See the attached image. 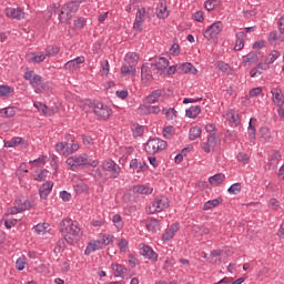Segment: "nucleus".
<instances>
[{
    "instance_id": "f257e3e1",
    "label": "nucleus",
    "mask_w": 284,
    "mask_h": 284,
    "mask_svg": "<svg viewBox=\"0 0 284 284\" xmlns=\"http://www.w3.org/2000/svg\"><path fill=\"white\" fill-rule=\"evenodd\" d=\"M59 230L69 245H74L78 241H81V236H83L79 222L71 219L62 220Z\"/></svg>"
},
{
    "instance_id": "f03ea898",
    "label": "nucleus",
    "mask_w": 284,
    "mask_h": 284,
    "mask_svg": "<svg viewBox=\"0 0 284 284\" xmlns=\"http://www.w3.org/2000/svg\"><path fill=\"white\" fill-rule=\"evenodd\" d=\"M84 1L85 0H71L63 4L59 14V20L61 23H68V21H70V19H72L74 14L79 12L81 3H84Z\"/></svg>"
},
{
    "instance_id": "7ed1b4c3",
    "label": "nucleus",
    "mask_w": 284,
    "mask_h": 284,
    "mask_svg": "<svg viewBox=\"0 0 284 284\" xmlns=\"http://www.w3.org/2000/svg\"><path fill=\"white\" fill-rule=\"evenodd\" d=\"M67 164H69L70 170H74L75 168H80V165H91V168H97L98 162L89 160L88 154H82L80 156L74 155L68 158Z\"/></svg>"
},
{
    "instance_id": "20e7f679",
    "label": "nucleus",
    "mask_w": 284,
    "mask_h": 284,
    "mask_svg": "<svg viewBox=\"0 0 284 284\" xmlns=\"http://www.w3.org/2000/svg\"><path fill=\"white\" fill-rule=\"evenodd\" d=\"M90 108L95 116L102 121H108L112 114V109L108 105H103L101 102H90Z\"/></svg>"
},
{
    "instance_id": "39448f33",
    "label": "nucleus",
    "mask_w": 284,
    "mask_h": 284,
    "mask_svg": "<svg viewBox=\"0 0 284 284\" xmlns=\"http://www.w3.org/2000/svg\"><path fill=\"white\" fill-rule=\"evenodd\" d=\"M165 148H168V142H165L159 138L150 139L145 143L146 154H156L158 152H161V150H165Z\"/></svg>"
},
{
    "instance_id": "423d86ee",
    "label": "nucleus",
    "mask_w": 284,
    "mask_h": 284,
    "mask_svg": "<svg viewBox=\"0 0 284 284\" xmlns=\"http://www.w3.org/2000/svg\"><path fill=\"white\" fill-rule=\"evenodd\" d=\"M221 144V139L216 136V133H211L207 136V141L201 144V148L206 154L210 152H216V148Z\"/></svg>"
},
{
    "instance_id": "0eeeda50",
    "label": "nucleus",
    "mask_w": 284,
    "mask_h": 284,
    "mask_svg": "<svg viewBox=\"0 0 284 284\" xmlns=\"http://www.w3.org/2000/svg\"><path fill=\"white\" fill-rule=\"evenodd\" d=\"M102 168L106 172H111L110 179H119V174H121V166H119V164H116L114 161H104Z\"/></svg>"
},
{
    "instance_id": "6e6552de",
    "label": "nucleus",
    "mask_w": 284,
    "mask_h": 284,
    "mask_svg": "<svg viewBox=\"0 0 284 284\" xmlns=\"http://www.w3.org/2000/svg\"><path fill=\"white\" fill-rule=\"evenodd\" d=\"M223 30V22L217 21L211 24L204 32L205 39H214V37H219L221 31Z\"/></svg>"
},
{
    "instance_id": "1a4fd4ad",
    "label": "nucleus",
    "mask_w": 284,
    "mask_h": 284,
    "mask_svg": "<svg viewBox=\"0 0 284 284\" xmlns=\"http://www.w3.org/2000/svg\"><path fill=\"white\" fill-rule=\"evenodd\" d=\"M169 65L170 61L168 59L160 58L158 62L151 64V68L153 72L161 75L165 74V71L168 70Z\"/></svg>"
},
{
    "instance_id": "9d476101",
    "label": "nucleus",
    "mask_w": 284,
    "mask_h": 284,
    "mask_svg": "<svg viewBox=\"0 0 284 284\" xmlns=\"http://www.w3.org/2000/svg\"><path fill=\"white\" fill-rule=\"evenodd\" d=\"M140 254L149 261H159V254H156V252H154V250H152V247H150L149 245L142 244V247H140Z\"/></svg>"
},
{
    "instance_id": "9b49d317",
    "label": "nucleus",
    "mask_w": 284,
    "mask_h": 284,
    "mask_svg": "<svg viewBox=\"0 0 284 284\" xmlns=\"http://www.w3.org/2000/svg\"><path fill=\"white\" fill-rule=\"evenodd\" d=\"M124 61L126 64L130 65L132 71V77H136V65L139 63V55L135 52L128 53Z\"/></svg>"
},
{
    "instance_id": "f8f14e48",
    "label": "nucleus",
    "mask_w": 284,
    "mask_h": 284,
    "mask_svg": "<svg viewBox=\"0 0 284 284\" xmlns=\"http://www.w3.org/2000/svg\"><path fill=\"white\" fill-rule=\"evenodd\" d=\"M4 14L11 19H17V21H21V19L26 18V12L21 8H7L4 9Z\"/></svg>"
},
{
    "instance_id": "ddd939ff",
    "label": "nucleus",
    "mask_w": 284,
    "mask_h": 284,
    "mask_svg": "<svg viewBox=\"0 0 284 284\" xmlns=\"http://www.w3.org/2000/svg\"><path fill=\"white\" fill-rule=\"evenodd\" d=\"M30 83L32 84L38 94H41V92L45 90V83L43 82V78L41 75L33 74Z\"/></svg>"
},
{
    "instance_id": "4468645a",
    "label": "nucleus",
    "mask_w": 284,
    "mask_h": 284,
    "mask_svg": "<svg viewBox=\"0 0 284 284\" xmlns=\"http://www.w3.org/2000/svg\"><path fill=\"white\" fill-rule=\"evenodd\" d=\"M271 94H273V102L277 108H283L284 105V95L281 89H272Z\"/></svg>"
},
{
    "instance_id": "2eb2a0df",
    "label": "nucleus",
    "mask_w": 284,
    "mask_h": 284,
    "mask_svg": "<svg viewBox=\"0 0 284 284\" xmlns=\"http://www.w3.org/2000/svg\"><path fill=\"white\" fill-rule=\"evenodd\" d=\"M153 207L155 209L151 211V214H154L155 212H163V210H166V207H170V204L168 203V197L158 199L153 203Z\"/></svg>"
},
{
    "instance_id": "dca6fc26",
    "label": "nucleus",
    "mask_w": 284,
    "mask_h": 284,
    "mask_svg": "<svg viewBox=\"0 0 284 284\" xmlns=\"http://www.w3.org/2000/svg\"><path fill=\"white\" fill-rule=\"evenodd\" d=\"M26 59L29 63H43V61H45V55L42 52H39V53L31 52L26 55Z\"/></svg>"
},
{
    "instance_id": "f3484780",
    "label": "nucleus",
    "mask_w": 284,
    "mask_h": 284,
    "mask_svg": "<svg viewBox=\"0 0 284 284\" xmlns=\"http://www.w3.org/2000/svg\"><path fill=\"white\" fill-rule=\"evenodd\" d=\"M16 145L28 148V142H26L22 138H12L10 141L4 142V148H16Z\"/></svg>"
},
{
    "instance_id": "a211bd4d",
    "label": "nucleus",
    "mask_w": 284,
    "mask_h": 284,
    "mask_svg": "<svg viewBox=\"0 0 284 284\" xmlns=\"http://www.w3.org/2000/svg\"><path fill=\"white\" fill-rule=\"evenodd\" d=\"M97 250H102V246H101L99 240H93L88 243L84 254H85V256H90V254H92V252H97Z\"/></svg>"
},
{
    "instance_id": "6ab92c4d",
    "label": "nucleus",
    "mask_w": 284,
    "mask_h": 284,
    "mask_svg": "<svg viewBox=\"0 0 284 284\" xmlns=\"http://www.w3.org/2000/svg\"><path fill=\"white\" fill-rule=\"evenodd\" d=\"M178 72L180 73H191L194 74L196 72V68H194V65L190 62H185L183 64L178 65Z\"/></svg>"
},
{
    "instance_id": "aec40b11",
    "label": "nucleus",
    "mask_w": 284,
    "mask_h": 284,
    "mask_svg": "<svg viewBox=\"0 0 284 284\" xmlns=\"http://www.w3.org/2000/svg\"><path fill=\"white\" fill-rule=\"evenodd\" d=\"M156 14L159 19H168V17H170V11H168V4L160 2L156 8Z\"/></svg>"
},
{
    "instance_id": "412c9836",
    "label": "nucleus",
    "mask_w": 284,
    "mask_h": 284,
    "mask_svg": "<svg viewBox=\"0 0 284 284\" xmlns=\"http://www.w3.org/2000/svg\"><path fill=\"white\" fill-rule=\"evenodd\" d=\"M236 41H235V45H234V50L239 51V50H243V48L245 47V31H241L236 33Z\"/></svg>"
},
{
    "instance_id": "4be33fe9",
    "label": "nucleus",
    "mask_w": 284,
    "mask_h": 284,
    "mask_svg": "<svg viewBox=\"0 0 284 284\" xmlns=\"http://www.w3.org/2000/svg\"><path fill=\"white\" fill-rule=\"evenodd\" d=\"M141 79L142 81H152V70L148 63H143L141 68Z\"/></svg>"
},
{
    "instance_id": "5701e85b",
    "label": "nucleus",
    "mask_w": 284,
    "mask_h": 284,
    "mask_svg": "<svg viewBox=\"0 0 284 284\" xmlns=\"http://www.w3.org/2000/svg\"><path fill=\"white\" fill-rule=\"evenodd\" d=\"M53 185L54 184L51 182H45L44 184H42V186L39 189L40 197L48 199V194L52 192Z\"/></svg>"
},
{
    "instance_id": "b1692460",
    "label": "nucleus",
    "mask_w": 284,
    "mask_h": 284,
    "mask_svg": "<svg viewBox=\"0 0 284 284\" xmlns=\"http://www.w3.org/2000/svg\"><path fill=\"white\" fill-rule=\"evenodd\" d=\"M272 140V133H270V130L267 126H262L260 129V141L261 143H267Z\"/></svg>"
},
{
    "instance_id": "393cba45",
    "label": "nucleus",
    "mask_w": 284,
    "mask_h": 284,
    "mask_svg": "<svg viewBox=\"0 0 284 284\" xmlns=\"http://www.w3.org/2000/svg\"><path fill=\"white\" fill-rule=\"evenodd\" d=\"M113 272L114 276L120 278H125V276H128V268L121 264L113 265Z\"/></svg>"
},
{
    "instance_id": "a878e982",
    "label": "nucleus",
    "mask_w": 284,
    "mask_h": 284,
    "mask_svg": "<svg viewBox=\"0 0 284 284\" xmlns=\"http://www.w3.org/2000/svg\"><path fill=\"white\" fill-rule=\"evenodd\" d=\"M102 250L103 247L108 246V245H112V243H114V235H110V234H102L100 236V240H98Z\"/></svg>"
},
{
    "instance_id": "bb28decb",
    "label": "nucleus",
    "mask_w": 284,
    "mask_h": 284,
    "mask_svg": "<svg viewBox=\"0 0 284 284\" xmlns=\"http://www.w3.org/2000/svg\"><path fill=\"white\" fill-rule=\"evenodd\" d=\"M163 94V91L158 89L154 90L149 97L145 98V103H149V105H151V103H156V101H159V98Z\"/></svg>"
},
{
    "instance_id": "cd10ccee",
    "label": "nucleus",
    "mask_w": 284,
    "mask_h": 284,
    "mask_svg": "<svg viewBox=\"0 0 284 284\" xmlns=\"http://www.w3.org/2000/svg\"><path fill=\"white\" fill-rule=\"evenodd\" d=\"M185 114L189 119H196L199 116V114H201V106L193 105V106L186 109Z\"/></svg>"
},
{
    "instance_id": "c85d7f7f",
    "label": "nucleus",
    "mask_w": 284,
    "mask_h": 284,
    "mask_svg": "<svg viewBox=\"0 0 284 284\" xmlns=\"http://www.w3.org/2000/svg\"><path fill=\"white\" fill-rule=\"evenodd\" d=\"M225 181V174L223 173H216L215 175H212L209 179V183H211V185H221V183H223Z\"/></svg>"
},
{
    "instance_id": "c756f323",
    "label": "nucleus",
    "mask_w": 284,
    "mask_h": 284,
    "mask_svg": "<svg viewBox=\"0 0 284 284\" xmlns=\"http://www.w3.org/2000/svg\"><path fill=\"white\" fill-rule=\"evenodd\" d=\"M20 212H26V210H30L32 207V202L26 200V199H20L16 201Z\"/></svg>"
},
{
    "instance_id": "7c9ffc66",
    "label": "nucleus",
    "mask_w": 284,
    "mask_h": 284,
    "mask_svg": "<svg viewBox=\"0 0 284 284\" xmlns=\"http://www.w3.org/2000/svg\"><path fill=\"white\" fill-rule=\"evenodd\" d=\"M201 132H203L201 130V126L191 128L190 131H189L190 141H196V139H200L201 138Z\"/></svg>"
},
{
    "instance_id": "2f4dec72",
    "label": "nucleus",
    "mask_w": 284,
    "mask_h": 284,
    "mask_svg": "<svg viewBox=\"0 0 284 284\" xmlns=\"http://www.w3.org/2000/svg\"><path fill=\"white\" fill-rule=\"evenodd\" d=\"M223 203V200L221 197L207 201L203 205V210H212V207H219Z\"/></svg>"
},
{
    "instance_id": "473e14b6",
    "label": "nucleus",
    "mask_w": 284,
    "mask_h": 284,
    "mask_svg": "<svg viewBox=\"0 0 284 284\" xmlns=\"http://www.w3.org/2000/svg\"><path fill=\"white\" fill-rule=\"evenodd\" d=\"M131 130L133 132V136H143V133L145 132V126L140 125L139 123H133L131 125Z\"/></svg>"
},
{
    "instance_id": "72a5a7b5",
    "label": "nucleus",
    "mask_w": 284,
    "mask_h": 284,
    "mask_svg": "<svg viewBox=\"0 0 284 284\" xmlns=\"http://www.w3.org/2000/svg\"><path fill=\"white\" fill-rule=\"evenodd\" d=\"M133 193L134 194H152V190L145 185H134Z\"/></svg>"
},
{
    "instance_id": "f704fd0d",
    "label": "nucleus",
    "mask_w": 284,
    "mask_h": 284,
    "mask_svg": "<svg viewBox=\"0 0 284 284\" xmlns=\"http://www.w3.org/2000/svg\"><path fill=\"white\" fill-rule=\"evenodd\" d=\"M58 8L59 4L57 3L49 6L47 9V13L44 14V19H47V21H50V19H52V14H57Z\"/></svg>"
},
{
    "instance_id": "c9c22d12",
    "label": "nucleus",
    "mask_w": 284,
    "mask_h": 284,
    "mask_svg": "<svg viewBox=\"0 0 284 284\" xmlns=\"http://www.w3.org/2000/svg\"><path fill=\"white\" fill-rule=\"evenodd\" d=\"M145 227L149 232H156V230H159V220L151 219L145 223Z\"/></svg>"
},
{
    "instance_id": "e433bc0d",
    "label": "nucleus",
    "mask_w": 284,
    "mask_h": 284,
    "mask_svg": "<svg viewBox=\"0 0 284 284\" xmlns=\"http://www.w3.org/2000/svg\"><path fill=\"white\" fill-rule=\"evenodd\" d=\"M226 119L227 121H230V123H233L235 126L241 123V119H239V114L234 113V111L226 113Z\"/></svg>"
},
{
    "instance_id": "4c0bfd02",
    "label": "nucleus",
    "mask_w": 284,
    "mask_h": 284,
    "mask_svg": "<svg viewBox=\"0 0 284 284\" xmlns=\"http://www.w3.org/2000/svg\"><path fill=\"white\" fill-rule=\"evenodd\" d=\"M162 112L165 114L168 121H174V119H176V111L174 108L163 109Z\"/></svg>"
},
{
    "instance_id": "58836bf2",
    "label": "nucleus",
    "mask_w": 284,
    "mask_h": 284,
    "mask_svg": "<svg viewBox=\"0 0 284 284\" xmlns=\"http://www.w3.org/2000/svg\"><path fill=\"white\" fill-rule=\"evenodd\" d=\"M73 190H74L75 194H83L84 192H88V185L85 183L81 182V183L73 185Z\"/></svg>"
},
{
    "instance_id": "ea45409f",
    "label": "nucleus",
    "mask_w": 284,
    "mask_h": 284,
    "mask_svg": "<svg viewBox=\"0 0 284 284\" xmlns=\"http://www.w3.org/2000/svg\"><path fill=\"white\" fill-rule=\"evenodd\" d=\"M59 54V47L57 45H49L45 49V57H57Z\"/></svg>"
},
{
    "instance_id": "a19ab883",
    "label": "nucleus",
    "mask_w": 284,
    "mask_h": 284,
    "mask_svg": "<svg viewBox=\"0 0 284 284\" xmlns=\"http://www.w3.org/2000/svg\"><path fill=\"white\" fill-rule=\"evenodd\" d=\"M65 250V240L61 239L57 242L55 248L53 250L54 254H61Z\"/></svg>"
},
{
    "instance_id": "79ce46f5",
    "label": "nucleus",
    "mask_w": 284,
    "mask_h": 284,
    "mask_svg": "<svg viewBox=\"0 0 284 284\" xmlns=\"http://www.w3.org/2000/svg\"><path fill=\"white\" fill-rule=\"evenodd\" d=\"M14 89L9 85H0V97H8V94H12Z\"/></svg>"
},
{
    "instance_id": "37998d69",
    "label": "nucleus",
    "mask_w": 284,
    "mask_h": 284,
    "mask_svg": "<svg viewBox=\"0 0 284 284\" xmlns=\"http://www.w3.org/2000/svg\"><path fill=\"white\" fill-rule=\"evenodd\" d=\"M164 139H172L174 136V126L169 125L163 129Z\"/></svg>"
},
{
    "instance_id": "c03bdc74",
    "label": "nucleus",
    "mask_w": 284,
    "mask_h": 284,
    "mask_svg": "<svg viewBox=\"0 0 284 284\" xmlns=\"http://www.w3.org/2000/svg\"><path fill=\"white\" fill-rule=\"evenodd\" d=\"M242 186L241 183H234L227 190L229 194H239L241 193Z\"/></svg>"
},
{
    "instance_id": "a18cd8bd",
    "label": "nucleus",
    "mask_w": 284,
    "mask_h": 284,
    "mask_svg": "<svg viewBox=\"0 0 284 284\" xmlns=\"http://www.w3.org/2000/svg\"><path fill=\"white\" fill-rule=\"evenodd\" d=\"M18 110H19V109L16 108V106H8V108L4 109V115H6L8 119H10V118H12V116H14V115L17 114V111H18Z\"/></svg>"
},
{
    "instance_id": "49530a36",
    "label": "nucleus",
    "mask_w": 284,
    "mask_h": 284,
    "mask_svg": "<svg viewBox=\"0 0 284 284\" xmlns=\"http://www.w3.org/2000/svg\"><path fill=\"white\" fill-rule=\"evenodd\" d=\"M79 65L74 62V60H70L64 64V70H69V72H74L78 70Z\"/></svg>"
},
{
    "instance_id": "de8ad7c7",
    "label": "nucleus",
    "mask_w": 284,
    "mask_h": 284,
    "mask_svg": "<svg viewBox=\"0 0 284 284\" xmlns=\"http://www.w3.org/2000/svg\"><path fill=\"white\" fill-rule=\"evenodd\" d=\"M248 139L250 141H254V139H256V129L252 124V119L248 123Z\"/></svg>"
},
{
    "instance_id": "09e8293b",
    "label": "nucleus",
    "mask_w": 284,
    "mask_h": 284,
    "mask_svg": "<svg viewBox=\"0 0 284 284\" xmlns=\"http://www.w3.org/2000/svg\"><path fill=\"white\" fill-rule=\"evenodd\" d=\"M48 174V170H41L37 175H33L34 181H45L47 175Z\"/></svg>"
},
{
    "instance_id": "8fccbe9b",
    "label": "nucleus",
    "mask_w": 284,
    "mask_h": 284,
    "mask_svg": "<svg viewBox=\"0 0 284 284\" xmlns=\"http://www.w3.org/2000/svg\"><path fill=\"white\" fill-rule=\"evenodd\" d=\"M256 61H258V55L256 53H248L244 63H256Z\"/></svg>"
},
{
    "instance_id": "3c124183",
    "label": "nucleus",
    "mask_w": 284,
    "mask_h": 284,
    "mask_svg": "<svg viewBox=\"0 0 284 284\" xmlns=\"http://www.w3.org/2000/svg\"><path fill=\"white\" fill-rule=\"evenodd\" d=\"M16 268L19 270V272H23V270H26V258H18L16 262Z\"/></svg>"
},
{
    "instance_id": "603ef678",
    "label": "nucleus",
    "mask_w": 284,
    "mask_h": 284,
    "mask_svg": "<svg viewBox=\"0 0 284 284\" xmlns=\"http://www.w3.org/2000/svg\"><path fill=\"white\" fill-rule=\"evenodd\" d=\"M204 8L205 10H207L209 12L214 10V8H216V0H207L204 3Z\"/></svg>"
},
{
    "instance_id": "864d4df0",
    "label": "nucleus",
    "mask_w": 284,
    "mask_h": 284,
    "mask_svg": "<svg viewBox=\"0 0 284 284\" xmlns=\"http://www.w3.org/2000/svg\"><path fill=\"white\" fill-rule=\"evenodd\" d=\"M14 225H17V219L4 220V227H7V230H12V227H14Z\"/></svg>"
},
{
    "instance_id": "5fc2aeb1",
    "label": "nucleus",
    "mask_w": 284,
    "mask_h": 284,
    "mask_svg": "<svg viewBox=\"0 0 284 284\" xmlns=\"http://www.w3.org/2000/svg\"><path fill=\"white\" fill-rule=\"evenodd\" d=\"M278 57H281V52H278L277 50L272 51L268 54V63H274V61H276V59H278Z\"/></svg>"
},
{
    "instance_id": "6e6d98bb",
    "label": "nucleus",
    "mask_w": 284,
    "mask_h": 284,
    "mask_svg": "<svg viewBox=\"0 0 284 284\" xmlns=\"http://www.w3.org/2000/svg\"><path fill=\"white\" fill-rule=\"evenodd\" d=\"M45 230H48V224H45V223L38 224L34 226V231L37 232V234H43V232H45Z\"/></svg>"
},
{
    "instance_id": "4d7b16f0",
    "label": "nucleus",
    "mask_w": 284,
    "mask_h": 284,
    "mask_svg": "<svg viewBox=\"0 0 284 284\" xmlns=\"http://www.w3.org/2000/svg\"><path fill=\"white\" fill-rule=\"evenodd\" d=\"M263 92V89L261 87L257 88H253L250 92H248V97L254 98V97H258V94H261Z\"/></svg>"
},
{
    "instance_id": "13d9d810",
    "label": "nucleus",
    "mask_w": 284,
    "mask_h": 284,
    "mask_svg": "<svg viewBox=\"0 0 284 284\" xmlns=\"http://www.w3.org/2000/svg\"><path fill=\"white\" fill-rule=\"evenodd\" d=\"M237 161H241V163H250V156H247V154L244 152L239 153Z\"/></svg>"
},
{
    "instance_id": "bf43d9fd",
    "label": "nucleus",
    "mask_w": 284,
    "mask_h": 284,
    "mask_svg": "<svg viewBox=\"0 0 284 284\" xmlns=\"http://www.w3.org/2000/svg\"><path fill=\"white\" fill-rule=\"evenodd\" d=\"M145 19V9H139L135 16V21H142Z\"/></svg>"
},
{
    "instance_id": "052dcab7",
    "label": "nucleus",
    "mask_w": 284,
    "mask_h": 284,
    "mask_svg": "<svg viewBox=\"0 0 284 284\" xmlns=\"http://www.w3.org/2000/svg\"><path fill=\"white\" fill-rule=\"evenodd\" d=\"M55 150L59 154H63L65 152V142H59L55 144Z\"/></svg>"
},
{
    "instance_id": "680f3d73",
    "label": "nucleus",
    "mask_w": 284,
    "mask_h": 284,
    "mask_svg": "<svg viewBox=\"0 0 284 284\" xmlns=\"http://www.w3.org/2000/svg\"><path fill=\"white\" fill-rule=\"evenodd\" d=\"M74 28L81 29L83 28V26H85V19L83 18H78L74 23H73Z\"/></svg>"
},
{
    "instance_id": "e2e57ef3",
    "label": "nucleus",
    "mask_w": 284,
    "mask_h": 284,
    "mask_svg": "<svg viewBox=\"0 0 284 284\" xmlns=\"http://www.w3.org/2000/svg\"><path fill=\"white\" fill-rule=\"evenodd\" d=\"M82 141L85 145H94V140L90 135H82Z\"/></svg>"
},
{
    "instance_id": "0e129e2a",
    "label": "nucleus",
    "mask_w": 284,
    "mask_h": 284,
    "mask_svg": "<svg viewBox=\"0 0 284 284\" xmlns=\"http://www.w3.org/2000/svg\"><path fill=\"white\" fill-rule=\"evenodd\" d=\"M121 221H122V219L119 214H115L113 216V223H114L115 227H118V229L123 227V223H121Z\"/></svg>"
},
{
    "instance_id": "69168bd1",
    "label": "nucleus",
    "mask_w": 284,
    "mask_h": 284,
    "mask_svg": "<svg viewBox=\"0 0 284 284\" xmlns=\"http://www.w3.org/2000/svg\"><path fill=\"white\" fill-rule=\"evenodd\" d=\"M118 247L121 252H125V248L128 247V241L125 239H121L118 243Z\"/></svg>"
},
{
    "instance_id": "338daca9",
    "label": "nucleus",
    "mask_w": 284,
    "mask_h": 284,
    "mask_svg": "<svg viewBox=\"0 0 284 284\" xmlns=\"http://www.w3.org/2000/svg\"><path fill=\"white\" fill-rule=\"evenodd\" d=\"M138 172H148V163L145 161L139 162Z\"/></svg>"
},
{
    "instance_id": "774afa93",
    "label": "nucleus",
    "mask_w": 284,
    "mask_h": 284,
    "mask_svg": "<svg viewBox=\"0 0 284 284\" xmlns=\"http://www.w3.org/2000/svg\"><path fill=\"white\" fill-rule=\"evenodd\" d=\"M194 19L199 22V23H203V21L205 20V18L203 17V11H196L194 13Z\"/></svg>"
}]
</instances>
